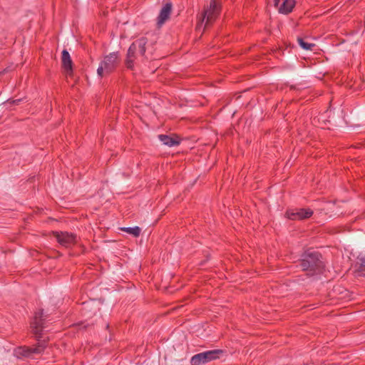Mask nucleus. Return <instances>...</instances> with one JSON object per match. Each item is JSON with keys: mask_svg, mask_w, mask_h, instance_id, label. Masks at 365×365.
Instances as JSON below:
<instances>
[{"mask_svg": "<svg viewBox=\"0 0 365 365\" xmlns=\"http://www.w3.org/2000/svg\"><path fill=\"white\" fill-rule=\"evenodd\" d=\"M321 255L314 251H308L302 255L300 265L303 270L307 272L308 275L320 273L324 269Z\"/></svg>", "mask_w": 365, "mask_h": 365, "instance_id": "obj_1", "label": "nucleus"}, {"mask_svg": "<svg viewBox=\"0 0 365 365\" xmlns=\"http://www.w3.org/2000/svg\"><path fill=\"white\" fill-rule=\"evenodd\" d=\"M220 4L216 0H210L209 5L206 6L200 14L199 22L196 29L199 31H203L205 27L211 24L219 15Z\"/></svg>", "mask_w": 365, "mask_h": 365, "instance_id": "obj_2", "label": "nucleus"}, {"mask_svg": "<svg viewBox=\"0 0 365 365\" xmlns=\"http://www.w3.org/2000/svg\"><path fill=\"white\" fill-rule=\"evenodd\" d=\"M148 43V39L145 37H141L134 41L129 47L127 53L126 66L128 68H131L133 66V62L138 56H144L146 51L145 46Z\"/></svg>", "mask_w": 365, "mask_h": 365, "instance_id": "obj_3", "label": "nucleus"}, {"mask_svg": "<svg viewBox=\"0 0 365 365\" xmlns=\"http://www.w3.org/2000/svg\"><path fill=\"white\" fill-rule=\"evenodd\" d=\"M118 59V52H112L106 56L97 69L98 76L103 77L109 74L115 68Z\"/></svg>", "mask_w": 365, "mask_h": 365, "instance_id": "obj_4", "label": "nucleus"}, {"mask_svg": "<svg viewBox=\"0 0 365 365\" xmlns=\"http://www.w3.org/2000/svg\"><path fill=\"white\" fill-rule=\"evenodd\" d=\"M222 353L220 349H214L197 354L192 356L190 365H204L218 359Z\"/></svg>", "mask_w": 365, "mask_h": 365, "instance_id": "obj_5", "label": "nucleus"}, {"mask_svg": "<svg viewBox=\"0 0 365 365\" xmlns=\"http://www.w3.org/2000/svg\"><path fill=\"white\" fill-rule=\"evenodd\" d=\"M53 236L63 247H70L76 242V236L67 232H53Z\"/></svg>", "mask_w": 365, "mask_h": 365, "instance_id": "obj_6", "label": "nucleus"}, {"mask_svg": "<svg viewBox=\"0 0 365 365\" xmlns=\"http://www.w3.org/2000/svg\"><path fill=\"white\" fill-rule=\"evenodd\" d=\"M313 211L310 209H299L296 210H288L286 212L287 217L292 220H304L310 217Z\"/></svg>", "mask_w": 365, "mask_h": 365, "instance_id": "obj_7", "label": "nucleus"}, {"mask_svg": "<svg viewBox=\"0 0 365 365\" xmlns=\"http://www.w3.org/2000/svg\"><path fill=\"white\" fill-rule=\"evenodd\" d=\"M43 310L36 312L31 324L32 332L37 338H39L43 330Z\"/></svg>", "mask_w": 365, "mask_h": 365, "instance_id": "obj_8", "label": "nucleus"}, {"mask_svg": "<svg viewBox=\"0 0 365 365\" xmlns=\"http://www.w3.org/2000/svg\"><path fill=\"white\" fill-rule=\"evenodd\" d=\"M46 348L44 343L38 342V344L33 348H20L18 351H16V354H21L24 356H30L33 354H41Z\"/></svg>", "mask_w": 365, "mask_h": 365, "instance_id": "obj_9", "label": "nucleus"}, {"mask_svg": "<svg viewBox=\"0 0 365 365\" xmlns=\"http://www.w3.org/2000/svg\"><path fill=\"white\" fill-rule=\"evenodd\" d=\"M172 10V4L167 3L160 10V14L158 18V26H162L165 21L169 18Z\"/></svg>", "mask_w": 365, "mask_h": 365, "instance_id": "obj_10", "label": "nucleus"}, {"mask_svg": "<svg viewBox=\"0 0 365 365\" xmlns=\"http://www.w3.org/2000/svg\"><path fill=\"white\" fill-rule=\"evenodd\" d=\"M62 66L68 74L72 73V60L68 51L63 50L61 56Z\"/></svg>", "mask_w": 365, "mask_h": 365, "instance_id": "obj_11", "label": "nucleus"}, {"mask_svg": "<svg viewBox=\"0 0 365 365\" xmlns=\"http://www.w3.org/2000/svg\"><path fill=\"white\" fill-rule=\"evenodd\" d=\"M159 140L165 145L169 147L176 146L180 144V138L178 136H171L168 135H159Z\"/></svg>", "mask_w": 365, "mask_h": 365, "instance_id": "obj_12", "label": "nucleus"}, {"mask_svg": "<svg viewBox=\"0 0 365 365\" xmlns=\"http://www.w3.org/2000/svg\"><path fill=\"white\" fill-rule=\"evenodd\" d=\"M295 5V0H284L279 9V12L284 14L290 13Z\"/></svg>", "mask_w": 365, "mask_h": 365, "instance_id": "obj_13", "label": "nucleus"}, {"mask_svg": "<svg viewBox=\"0 0 365 365\" xmlns=\"http://www.w3.org/2000/svg\"><path fill=\"white\" fill-rule=\"evenodd\" d=\"M121 230L127 232L128 234H130L134 237H138L140 234L141 229L138 227H122Z\"/></svg>", "mask_w": 365, "mask_h": 365, "instance_id": "obj_14", "label": "nucleus"}, {"mask_svg": "<svg viewBox=\"0 0 365 365\" xmlns=\"http://www.w3.org/2000/svg\"><path fill=\"white\" fill-rule=\"evenodd\" d=\"M299 45L306 51H311L312 48L314 46V43H307L304 41L302 38H298L297 39Z\"/></svg>", "mask_w": 365, "mask_h": 365, "instance_id": "obj_15", "label": "nucleus"}, {"mask_svg": "<svg viewBox=\"0 0 365 365\" xmlns=\"http://www.w3.org/2000/svg\"><path fill=\"white\" fill-rule=\"evenodd\" d=\"M360 261L361 264L359 269L361 272H363L365 274V258H361Z\"/></svg>", "mask_w": 365, "mask_h": 365, "instance_id": "obj_16", "label": "nucleus"}, {"mask_svg": "<svg viewBox=\"0 0 365 365\" xmlns=\"http://www.w3.org/2000/svg\"><path fill=\"white\" fill-rule=\"evenodd\" d=\"M11 70V66H9V67L6 68L5 69H4L2 71H1L0 75L7 73L8 71H9Z\"/></svg>", "mask_w": 365, "mask_h": 365, "instance_id": "obj_17", "label": "nucleus"}, {"mask_svg": "<svg viewBox=\"0 0 365 365\" xmlns=\"http://www.w3.org/2000/svg\"><path fill=\"white\" fill-rule=\"evenodd\" d=\"M279 3V0H274V5H275L276 6H278Z\"/></svg>", "mask_w": 365, "mask_h": 365, "instance_id": "obj_18", "label": "nucleus"}, {"mask_svg": "<svg viewBox=\"0 0 365 365\" xmlns=\"http://www.w3.org/2000/svg\"><path fill=\"white\" fill-rule=\"evenodd\" d=\"M19 101H21V100H20V99H18V100H16V101H13V103H18V102H19Z\"/></svg>", "mask_w": 365, "mask_h": 365, "instance_id": "obj_19", "label": "nucleus"}, {"mask_svg": "<svg viewBox=\"0 0 365 365\" xmlns=\"http://www.w3.org/2000/svg\"><path fill=\"white\" fill-rule=\"evenodd\" d=\"M242 91L246 92V91H247V89H245Z\"/></svg>", "mask_w": 365, "mask_h": 365, "instance_id": "obj_20", "label": "nucleus"}]
</instances>
